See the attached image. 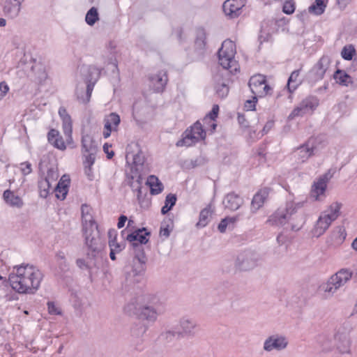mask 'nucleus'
<instances>
[{
    "instance_id": "603ef678",
    "label": "nucleus",
    "mask_w": 357,
    "mask_h": 357,
    "mask_svg": "<svg viewBox=\"0 0 357 357\" xmlns=\"http://www.w3.org/2000/svg\"><path fill=\"white\" fill-rule=\"evenodd\" d=\"M47 310L50 314L60 315L61 314V310L59 307L56 306L55 303L52 301L47 302Z\"/></svg>"
},
{
    "instance_id": "bf43d9fd",
    "label": "nucleus",
    "mask_w": 357,
    "mask_h": 357,
    "mask_svg": "<svg viewBox=\"0 0 357 357\" xmlns=\"http://www.w3.org/2000/svg\"><path fill=\"white\" fill-rule=\"evenodd\" d=\"M9 90L8 86L6 82H2L0 83V100H1Z\"/></svg>"
},
{
    "instance_id": "2f4dec72",
    "label": "nucleus",
    "mask_w": 357,
    "mask_h": 357,
    "mask_svg": "<svg viewBox=\"0 0 357 357\" xmlns=\"http://www.w3.org/2000/svg\"><path fill=\"white\" fill-rule=\"evenodd\" d=\"M146 185L150 188L151 195H158L163 190V185L158 178L154 175L148 177Z\"/></svg>"
},
{
    "instance_id": "3c124183",
    "label": "nucleus",
    "mask_w": 357,
    "mask_h": 357,
    "mask_svg": "<svg viewBox=\"0 0 357 357\" xmlns=\"http://www.w3.org/2000/svg\"><path fill=\"white\" fill-rule=\"evenodd\" d=\"M219 112V107L218 105H214L213 106V108L211 111L204 117V121H206L208 120H213L215 121V119L218 116V114Z\"/></svg>"
},
{
    "instance_id": "9b49d317",
    "label": "nucleus",
    "mask_w": 357,
    "mask_h": 357,
    "mask_svg": "<svg viewBox=\"0 0 357 357\" xmlns=\"http://www.w3.org/2000/svg\"><path fill=\"white\" fill-rule=\"evenodd\" d=\"M89 73L90 77H91L92 74H95L96 77L87 78L85 93L84 94L83 88H82L80 90L77 88L76 90L77 98L83 103L88 102L89 101L95 83L96 82L100 74V70L95 66H90L89 68Z\"/></svg>"
},
{
    "instance_id": "13d9d810",
    "label": "nucleus",
    "mask_w": 357,
    "mask_h": 357,
    "mask_svg": "<svg viewBox=\"0 0 357 357\" xmlns=\"http://www.w3.org/2000/svg\"><path fill=\"white\" fill-rule=\"evenodd\" d=\"M21 170L24 175L29 174L32 171L31 163L29 162L21 163Z\"/></svg>"
},
{
    "instance_id": "20e7f679",
    "label": "nucleus",
    "mask_w": 357,
    "mask_h": 357,
    "mask_svg": "<svg viewBox=\"0 0 357 357\" xmlns=\"http://www.w3.org/2000/svg\"><path fill=\"white\" fill-rule=\"evenodd\" d=\"M341 207L342 204L336 202L330 205L328 211H325L320 213L311 231L312 236L319 238L326 232L331 223L340 215Z\"/></svg>"
},
{
    "instance_id": "4468645a",
    "label": "nucleus",
    "mask_w": 357,
    "mask_h": 357,
    "mask_svg": "<svg viewBox=\"0 0 357 357\" xmlns=\"http://www.w3.org/2000/svg\"><path fill=\"white\" fill-rule=\"evenodd\" d=\"M179 327L178 337H194L196 333L197 323L192 318L184 317L179 321Z\"/></svg>"
},
{
    "instance_id": "a18cd8bd",
    "label": "nucleus",
    "mask_w": 357,
    "mask_h": 357,
    "mask_svg": "<svg viewBox=\"0 0 357 357\" xmlns=\"http://www.w3.org/2000/svg\"><path fill=\"white\" fill-rule=\"evenodd\" d=\"M86 259V261L84 259H77L76 260L77 266L81 269H91L93 267L97 266L98 264H96V265L92 264L91 259H88L87 257Z\"/></svg>"
},
{
    "instance_id": "e2e57ef3",
    "label": "nucleus",
    "mask_w": 357,
    "mask_h": 357,
    "mask_svg": "<svg viewBox=\"0 0 357 357\" xmlns=\"http://www.w3.org/2000/svg\"><path fill=\"white\" fill-rule=\"evenodd\" d=\"M205 160L203 157L199 156L195 160H191V165L192 167H196L204 164Z\"/></svg>"
},
{
    "instance_id": "c756f323",
    "label": "nucleus",
    "mask_w": 357,
    "mask_h": 357,
    "mask_svg": "<svg viewBox=\"0 0 357 357\" xmlns=\"http://www.w3.org/2000/svg\"><path fill=\"white\" fill-rule=\"evenodd\" d=\"M126 160L128 163H132L133 165L132 169L135 168V171H138L139 167H142L144 165L145 158L142 153L139 151L137 153L128 152L126 154Z\"/></svg>"
},
{
    "instance_id": "49530a36",
    "label": "nucleus",
    "mask_w": 357,
    "mask_h": 357,
    "mask_svg": "<svg viewBox=\"0 0 357 357\" xmlns=\"http://www.w3.org/2000/svg\"><path fill=\"white\" fill-rule=\"evenodd\" d=\"M178 332L174 331H166L161 333V338L167 342H172L174 340Z\"/></svg>"
},
{
    "instance_id": "a211bd4d",
    "label": "nucleus",
    "mask_w": 357,
    "mask_h": 357,
    "mask_svg": "<svg viewBox=\"0 0 357 357\" xmlns=\"http://www.w3.org/2000/svg\"><path fill=\"white\" fill-rule=\"evenodd\" d=\"M330 63V58L327 56H323L319 60L311 70V73L314 76V80L323 79L329 67Z\"/></svg>"
},
{
    "instance_id": "7c9ffc66",
    "label": "nucleus",
    "mask_w": 357,
    "mask_h": 357,
    "mask_svg": "<svg viewBox=\"0 0 357 357\" xmlns=\"http://www.w3.org/2000/svg\"><path fill=\"white\" fill-rule=\"evenodd\" d=\"M335 340L336 341L337 349L341 354H350L351 345V337L335 335Z\"/></svg>"
},
{
    "instance_id": "f03ea898",
    "label": "nucleus",
    "mask_w": 357,
    "mask_h": 357,
    "mask_svg": "<svg viewBox=\"0 0 357 357\" xmlns=\"http://www.w3.org/2000/svg\"><path fill=\"white\" fill-rule=\"evenodd\" d=\"M165 312V307L160 299L151 294L145 295L135 307V314L143 321L155 322L158 317Z\"/></svg>"
},
{
    "instance_id": "e433bc0d",
    "label": "nucleus",
    "mask_w": 357,
    "mask_h": 357,
    "mask_svg": "<svg viewBox=\"0 0 357 357\" xmlns=\"http://www.w3.org/2000/svg\"><path fill=\"white\" fill-rule=\"evenodd\" d=\"M300 70L293 71L289 77L287 82V88L290 93H292L296 89L298 86L301 84V81L299 79Z\"/></svg>"
},
{
    "instance_id": "7ed1b4c3",
    "label": "nucleus",
    "mask_w": 357,
    "mask_h": 357,
    "mask_svg": "<svg viewBox=\"0 0 357 357\" xmlns=\"http://www.w3.org/2000/svg\"><path fill=\"white\" fill-rule=\"evenodd\" d=\"M86 248V255L91 259L93 265H96L102 258V252L104 244L100 236L98 229H88L83 230Z\"/></svg>"
},
{
    "instance_id": "a878e982",
    "label": "nucleus",
    "mask_w": 357,
    "mask_h": 357,
    "mask_svg": "<svg viewBox=\"0 0 357 357\" xmlns=\"http://www.w3.org/2000/svg\"><path fill=\"white\" fill-rule=\"evenodd\" d=\"M69 183V176L67 175H63L54 188V191L56 192V197L58 199L63 200L66 198L68 191Z\"/></svg>"
},
{
    "instance_id": "39448f33",
    "label": "nucleus",
    "mask_w": 357,
    "mask_h": 357,
    "mask_svg": "<svg viewBox=\"0 0 357 357\" xmlns=\"http://www.w3.org/2000/svg\"><path fill=\"white\" fill-rule=\"evenodd\" d=\"M218 61L220 66L231 73L238 70V64L234 59L236 45L230 40H225L218 52Z\"/></svg>"
},
{
    "instance_id": "0eeeda50",
    "label": "nucleus",
    "mask_w": 357,
    "mask_h": 357,
    "mask_svg": "<svg viewBox=\"0 0 357 357\" xmlns=\"http://www.w3.org/2000/svg\"><path fill=\"white\" fill-rule=\"evenodd\" d=\"M319 100L314 96H309L303 99L290 113L289 120L294 119L298 116H303L307 114H312L319 106Z\"/></svg>"
},
{
    "instance_id": "72a5a7b5",
    "label": "nucleus",
    "mask_w": 357,
    "mask_h": 357,
    "mask_svg": "<svg viewBox=\"0 0 357 357\" xmlns=\"http://www.w3.org/2000/svg\"><path fill=\"white\" fill-rule=\"evenodd\" d=\"M333 77L337 83L341 85L348 86L349 84H353L352 77L343 70H337Z\"/></svg>"
},
{
    "instance_id": "423d86ee",
    "label": "nucleus",
    "mask_w": 357,
    "mask_h": 357,
    "mask_svg": "<svg viewBox=\"0 0 357 357\" xmlns=\"http://www.w3.org/2000/svg\"><path fill=\"white\" fill-rule=\"evenodd\" d=\"M303 206V202H287L285 208L278 209L268 218L267 222L274 226L284 225L289 221L291 216L296 212L297 209Z\"/></svg>"
},
{
    "instance_id": "c85d7f7f",
    "label": "nucleus",
    "mask_w": 357,
    "mask_h": 357,
    "mask_svg": "<svg viewBox=\"0 0 357 357\" xmlns=\"http://www.w3.org/2000/svg\"><path fill=\"white\" fill-rule=\"evenodd\" d=\"M268 192L266 189L259 190L252 198L251 202V210L253 213L259 209L268 197Z\"/></svg>"
},
{
    "instance_id": "09e8293b",
    "label": "nucleus",
    "mask_w": 357,
    "mask_h": 357,
    "mask_svg": "<svg viewBox=\"0 0 357 357\" xmlns=\"http://www.w3.org/2000/svg\"><path fill=\"white\" fill-rule=\"evenodd\" d=\"M295 10V3L293 0L286 1L282 7V11L287 15L292 14Z\"/></svg>"
},
{
    "instance_id": "9d476101",
    "label": "nucleus",
    "mask_w": 357,
    "mask_h": 357,
    "mask_svg": "<svg viewBox=\"0 0 357 357\" xmlns=\"http://www.w3.org/2000/svg\"><path fill=\"white\" fill-rule=\"evenodd\" d=\"M248 85L252 94L259 98L264 97L272 91V88L266 83L265 76L260 74L252 76Z\"/></svg>"
},
{
    "instance_id": "864d4df0",
    "label": "nucleus",
    "mask_w": 357,
    "mask_h": 357,
    "mask_svg": "<svg viewBox=\"0 0 357 357\" xmlns=\"http://www.w3.org/2000/svg\"><path fill=\"white\" fill-rule=\"evenodd\" d=\"M106 119L115 127L118 126L121 121L120 116L114 112L111 113Z\"/></svg>"
},
{
    "instance_id": "dca6fc26",
    "label": "nucleus",
    "mask_w": 357,
    "mask_h": 357,
    "mask_svg": "<svg viewBox=\"0 0 357 357\" xmlns=\"http://www.w3.org/2000/svg\"><path fill=\"white\" fill-rule=\"evenodd\" d=\"M288 342L284 336L274 335L268 337L264 343V349L266 351L273 350L280 351L287 347Z\"/></svg>"
},
{
    "instance_id": "aec40b11",
    "label": "nucleus",
    "mask_w": 357,
    "mask_h": 357,
    "mask_svg": "<svg viewBox=\"0 0 357 357\" xmlns=\"http://www.w3.org/2000/svg\"><path fill=\"white\" fill-rule=\"evenodd\" d=\"M243 202V199L235 192L228 193L223 199L225 208L231 211L238 209Z\"/></svg>"
},
{
    "instance_id": "338daca9",
    "label": "nucleus",
    "mask_w": 357,
    "mask_h": 357,
    "mask_svg": "<svg viewBox=\"0 0 357 357\" xmlns=\"http://www.w3.org/2000/svg\"><path fill=\"white\" fill-rule=\"evenodd\" d=\"M238 123L242 125L243 126H248V124L246 123V121H245V116L243 115V114H238Z\"/></svg>"
},
{
    "instance_id": "b1692460",
    "label": "nucleus",
    "mask_w": 357,
    "mask_h": 357,
    "mask_svg": "<svg viewBox=\"0 0 357 357\" xmlns=\"http://www.w3.org/2000/svg\"><path fill=\"white\" fill-rule=\"evenodd\" d=\"M347 232L343 227H337L331 232L328 243L333 246H339L343 243Z\"/></svg>"
},
{
    "instance_id": "de8ad7c7",
    "label": "nucleus",
    "mask_w": 357,
    "mask_h": 357,
    "mask_svg": "<svg viewBox=\"0 0 357 357\" xmlns=\"http://www.w3.org/2000/svg\"><path fill=\"white\" fill-rule=\"evenodd\" d=\"M355 53V50L353 47L349 46V47H344L341 52L342 56L345 60H351Z\"/></svg>"
},
{
    "instance_id": "8fccbe9b",
    "label": "nucleus",
    "mask_w": 357,
    "mask_h": 357,
    "mask_svg": "<svg viewBox=\"0 0 357 357\" xmlns=\"http://www.w3.org/2000/svg\"><path fill=\"white\" fill-rule=\"evenodd\" d=\"M59 177V174L56 169L54 168H50L47 170V176L43 178L44 179L48 180V181H50V183H53L55 181H56L57 178Z\"/></svg>"
},
{
    "instance_id": "ea45409f",
    "label": "nucleus",
    "mask_w": 357,
    "mask_h": 357,
    "mask_svg": "<svg viewBox=\"0 0 357 357\" xmlns=\"http://www.w3.org/2000/svg\"><path fill=\"white\" fill-rule=\"evenodd\" d=\"M353 331V326L352 324L349 322L346 321L342 324V325L337 329V333H335V336H345L347 337H351L350 334L351 331Z\"/></svg>"
},
{
    "instance_id": "4be33fe9",
    "label": "nucleus",
    "mask_w": 357,
    "mask_h": 357,
    "mask_svg": "<svg viewBox=\"0 0 357 357\" xmlns=\"http://www.w3.org/2000/svg\"><path fill=\"white\" fill-rule=\"evenodd\" d=\"M81 209L83 230L93 228L98 229V225L91 214V208L86 204H83Z\"/></svg>"
},
{
    "instance_id": "58836bf2",
    "label": "nucleus",
    "mask_w": 357,
    "mask_h": 357,
    "mask_svg": "<svg viewBox=\"0 0 357 357\" xmlns=\"http://www.w3.org/2000/svg\"><path fill=\"white\" fill-rule=\"evenodd\" d=\"M326 7L324 0H315L314 3L309 7V12L315 15H321Z\"/></svg>"
},
{
    "instance_id": "c03bdc74",
    "label": "nucleus",
    "mask_w": 357,
    "mask_h": 357,
    "mask_svg": "<svg viewBox=\"0 0 357 357\" xmlns=\"http://www.w3.org/2000/svg\"><path fill=\"white\" fill-rule=\"evenodd\" d=\"M95 158H93V162L91 164H89V162L88 163V158H85L83 161L84 174L90 181H92L94 178V175L92 171V166L95 162Z\"/></svg>"
},
{
    "instance_id": "680f3d73",
    "label": "nucleus",
    "mask_w": 357,
    "mask_h": 357,
    "mask_svg": "<svg viewBox=\"0 0 357 357\" xmlns=\"http://www.w3.org/2000/svg\"><path fill=\"white\" fill-rule=\"evenodd\" d=\"M228 219L223 218L218 226V229L220 232L224 233L226 231L227 227L229 225L227 222Z\"/></svg>"
},
{
    "instance_id": "5fc2aeb1",
    "label": "nucleus",
    "mask_w": 357,
    "mask_h": 357,
    "mask_svg": "<svg viewBox=\"0 0 357 357\" xmlns=\"http://www.w3.org/2000/svg\"><path fill=\"white\" fill-rule=\"evenodd\" d=\"M258 97L259 96H256L254 95L252 100H248L245 102L244 107L246 109V110L252 111L255 109V104L257 101Z\"/></svg>"
},
{
    "instance_id": "052dcab7",
    "label": "nucleus",
    "mask_w": 357,
    "mask_h": 357,
    "mask_svg": "<svg viewBox=\"0 0 357 357\" xmlns=\"http://www.w3.org/2000/svg\"><path fill=\"white\" fill-rule=\"evenodd\" d=\"M63 133L66 138V143L70 144L73 143V137H72V126H70V130L67 131L66 128H63Z\"/></svg>"
},
{
    "instance_id": "4c0bfd02",
    "label": "nucleus",
    "mask_w": 357,
    "mask_h": 357,
    "mask_svg": "<svg viewBox=\"0 0 357 357\" xmlns=\"http://www.w3.org/2000/svg\"><path fill=\"white\" fill-rule=\"evenodd\" d=\"M38 185L40 196L43 198L47 197L52 190V183L48 181V180L42 178L38 181Z\"/></svg>"
},
{
    "instance_id": "393cba45",
    "label": "nucleus",
    "mask_w": 357,
    "mask_h": 357,
    "mask_svg": "<svg viewBox=\"0 0 357 357\" xmlns=\"http://www.w3.org/2000/svg\"><path fill=\"white\" fill-rule=\"evenodd\" d=\"M150 234V232L146 231V229L144 227L128 234L126 239L132 243L138 241L137 243L142 245V244H146L149 241L147 236Z\"/></svg>"
},
{
    "instance_id": "473e14b6",
    "label": "nucleus",
    "mask_w": 357,
    "mask_h": 357,
    "mask_svg": "<svg viewBox=\"0 0 357 357\" xmlns=\"http://www.w3.org/2000/svg\"><path fill=\"white\" fill-rule=\"evenodd\" d=\"M3 196L6 202L11 206L21 208L23 206L22 199L9 190L4 191Z\"/></svg>"
},
{
    "instance_id": "37998d69",
    "label": "nucleus",
    "mask_w": 357,
    "mask_h": 357,
    "mask_svg": "<svg viewBox=\"0 0 357 357\" xmlns=\"http://www.w3.org/2000/svg\"><path fill=\"white\" fill-rule=\"evenodd\" d=\"M98 20V10L96 8L92 7L86 15V22L90 26H93Z\"/></svg>"
},
{
    "instance_id": "4d7b16f0",
    "label": "nucleus",
    "mask_w": 357,
    "mask_h": 357,
    "mask_svg": "<svg viewBox=\"0 0 357 357\" xmlns=\"http://www.w3.org/2000/svg\"><path fill=\"white\" fill-rule=\"evenodd\" d=\"M176 196L175 195L169 193L166 196L165 203L172 208L176 204Z\"/></svg>"
},
{
    "instance_id": "0e129e2a",
    "label": "nucleus",
    "mask_w": 357,
    "mask_h": 357,
    "mask_svg": "<svg viewBox=\"0 0 357 357\" xmlns=\"http://www.w3.org/2000/svg\"><path fill=\"white\" fill-rule=\"evenodd\" d=\"M128 218L126 215H121L119 218L117 223L118 228H122L126 222L127 221Z\"/></svg>"
},
{
    "instance_id": "f257e3e1",
    "label": "nucleus",
    "mask_w": 357,
    "mask_h": 357,
    "mask_svg": "<svg viewBox=\"0 0 357 357\" xmlns=\"http://www.w3.org/2000/svg\"><path fill=\"white\" fill-rule=\"evenodd\" d=\"M43 275L33 265L15 266L8 280L11 287L19 294H33L39 289Z\"/></svg>"
},
{
    "instance_id": "6e6d98bb",
    "label": "nucleus",
    "mask_w": 357,
    "mask_h": 357,
    "mask_svg": "<svg viewBox=\"0 0 357 357\" xmlns=\"http://www.w3.org/2000/svg\"><path fill=\"white\" fill-rule=\"evenodd\" d=\"M109 245L110 250H112L113 251H116V252H121L122 250V249L124 248V245L123 244L118 243L116 241V239L109 240Z\"/></svg>"
},
{
    "instance_id": "79ce46f5",
    "label": "nucleus",
    "mask_w": 357,
    "mask_h": 357,
    "mask_svg": "<svg viewBox=\"0 0 357 357\" xmlns=\"http://www.w3.org/2000/svg\"><path fill=\"white\" fill-rule=\"evenodd\" d=\"M173 222L170 219L165 220L162 223L160 229V236L167 238L169 236L172 231Z\"/></svg>"
},
{
    "instance_id": "774afa93",
    "label": "nucleus",
    "mask_w": 357,
    "mask_h": 357,
    "mask_svg": "<svg viewBox=\"0 0 357 357\" xmlns=\"http://www.w3.org/2000/svg\"><path fill=\"white\" fill-rule=\"evenodd\" d=\"M116 231L115 229H109L108 231L109 241L116 238Z\"/></svg>"
},
{
    "instance_id": "6e6552de",
    "label": "nucleus",
    "mask_w": 357,
    "mask_h": 357,
    "mask_svg": "<svg viewBox=\"0 0 357 357\" xmlns=\"http://www.w3.org/2000/svg\"><path fill=\"white\" fill-rule=\"evenodd\" d=\"M206 137V132L203 129L202 125L197 121L191 127L190 131L185 132V136L176 142L177 146H190L201 139Z\"/></svg>"
},
{
    "instance_id": "c9c22d12",
    "label": "nucleus",
    "mask_w": 357,
    "mask_h": 357,
    "mask_svg": "<svg viewBox=\"0 0 357 357\" xmlns=\"http://www.w3.org/2000/svg\"><path fill=\"white\" fill-rule=\"evenodd\" d=\"M132 245L135 252V259H137L141 266H143L146 261L143 246L137 242L132 243Z\"/></svg>"
},
{
    "instance_id": "f8f14e48",
    "label": "nucleus",
    "mask_w": 357,
    "mask_h": 357,
    "mask_svg": "<svg viewBox=\"0 0 357 357\" xmlns=\"http://www.w3.org/2000/svg\"><path fill=\"white\" fill-rule=\"evenodd\" d=\"M261 258L259 255L252 252H247L238 256L236 266L243 271L253 269L259 264Z\"/></svg>"
},
{
    "instance_id": "a19ab883",
    "label": "nucleus",
    "mask_w": 357,
    "mask_h": 357,
    "mask_svg": "<svg viewBox=\"0 0 357 357\" xmlns=\"http://www.w3.org/2000/svg\"><path fill=\"white\" fill-rule=\"evenodd\" d=\"M59 114L61 118L62 119L63 124L62 127L66 128L67 131L70 130V126H72V120L70 115L67 113V111L63 107H60L59 110Z\"/></svg>"
},
{
    "instance_id": "bb28decb",
    "label": "nucleus",
    "mask_w": 357,
    "mask_h": 357,
    "mask_svg": "<svg viewBox=\"0 0 357 357\" xmlns=\"http://www.w3.org/2000/svg\"><path fill=\"white\" fill-rule=\"evenodd\" d=\"M141 180V176L138 175L135 181L129 183L132 190L133 191H137V199L139 204H142L144 199L147 193V188L142 186Z\"/></svg>"
},
{
    "instance_id": "f704fd0d",
    "label": "nucleus",
    "mask_w": 357,
    "mask_h": 357,
    "mask_svg": "<svg viewBox=\"0 0 357 357\" xmlns=\"http://www.w3.org/2000/svg\"><path fill=\"white\" fill-rule=\"evenodd\" d=\"M213 213L211 205L208 204L206 208L202 209L199 214V220L197 223V227H204L207 225L209 222L210 217Z\"/></svg>"
},
{
    "instance_id": "6ab92c4d",
    "label": "nucleus",
    "mask_w": 357,
    "mask_h": 357,
    "mask_svg": "<svg viewBox=\"0 0 357 357\" xmlns=\"http://www.w3.org/2000/svg\"><path fill=\"white\" fill-rule=\"evenodd\" d=\"M314 154V147L306 142L298 147L294 152V157L298 162H304Z\"/></svg>"
},
{
    "instance_id": "2eb2a0df",
    "label": "nucleus",
    "mask_w": 357,
    "mask_h": 357,
    "mask_svg": "<svg viewBox=\"0 0 357 357\" xmlns=\"http://www.w3.org/2000/svg\"><path fill=\"white\" fill-rule=\"evenodd\" d=\"M244 6V0H226L222 5V9L225 14L232 19L241 15Z\"/></svg>"
},
{
    "instance_id": "5701e85b",
    "label": "nucleus",
    "mask_w": 357,
    "mask_h": 357,
    "mask_svg": "<svg viewBox=\"0 0 357 357\" xmlns=\"http://www.w3.org/2000/svg\"><path fill=\"white\" fill-rule=\"evenodd\" d=\"M24 0H6L3 7L5 14L13 18L17 17L20 11L21 5Z\"/></svg>"
},
{
    "instance_id": "69168bd1",
    "label": "nucleus",
    "mask_w": 357,
    "mask_h": 357,
    "mask_svg": "<svg viewBox=\"0 0 357 357\" xmlns=\"http://www.w3.org/2000/svg\"><path fill=\"white\" fill-rule=\"evenodd\" d=\"M227 220V222L229 224H234L236 222L240 220V214H238L233 217H226L225 218Z\"/></svg>"
},
{
    "instance_id": "f3484780",
    "label": "nucleus",
    "mask_w": 357,
    "mask_h": 357,
    "mask_svg": "<svg viewBox=\"0 0 357 357\" xmlns=\"http://www.w3.org/2000/svg\"><path fill=\"white\" fill-rule=\"evenodd\" d=\"M150 86L154 92H162L168 82L167 73L165 70H160L158 73L149 76Z\"/></svg>"
},
{
    "instance_id": "1a4fd4ad",
    "label": "nucleus",
    "mask_w": 357,
    "mask_h": 357,
    "mask_svg": "<svg viewBox=\"0 0 357 357\" xmlns=\"http://www.w3.org/2000/svg\"><path fill=\"white\" fill-rule=\"evenodd\" d=\"M333 175L329 170L314 181L310 190V197L314 201L321 202L326 197L327 185Z\"/></svg>"
},
{
    "instance_id": "ddd939ff",
    "label": "nucleus",
    "mask_w": 357,
    "mask_h": 357,
    "mask_svg": "<svg viewBox=\"0 0 357 357\" xmlns=\"http://www.w3.org/2000/svg\"><path fill=\"white\" fill-rule=\"evenodd\" d=\"M82 151L83 156L88 158V163L93 162V158L96 159L98 152V143L90 135H84L82 138Z\"/></svg>"
},
{
    "instance_id": "412c9836",
    "label": "nucleus",
    "mask_w": 357,
    "mask_h": 357,
    "mask_svg": "<svg viewBox=\"0 0 357 357\" xmlns=\"http://www.w3.org/2000/svg\"><path fill=\"white\" fill-rule=\"evenodd\" d=\"M214 89L215 93L221 98L227 96L229 93L228 79H224L222 75L218 74L214 76Z\"/></svg>"
},
{
    "instance_id": "cd10ccee",
    "label": "nucleus",
    "mask_w": 357,
    "mask_h": 357,
    "mask_svg": "<svg viewBox=\"0 0 357 357\" xmlns=\"http://www.w3.org/2000/svg\"><path fill=\"white\" fill-rule=\"evenodd\" d=\"M47 139L50 143L56 149L61 151L66 149V146L63 138L59 135V132L56 130H50L47 134Z\"/></svg>"
}]
</instances>
